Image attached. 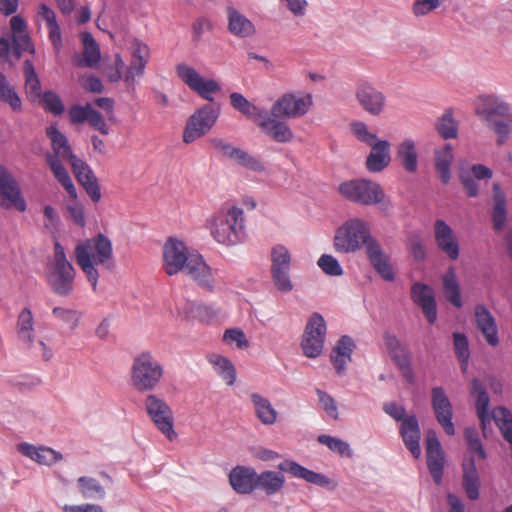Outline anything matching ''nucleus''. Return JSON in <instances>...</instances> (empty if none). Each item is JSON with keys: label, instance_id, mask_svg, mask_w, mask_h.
<instances>
[{"label": "nucleus", "instance_id": "obj_1", "mask_svg": "<svg viewBox=\"0 0 512 512\" xmlns=\"http://www.w3.org/2000/svg\"><path fill=\"white\" fill-rule=\"evenodd\" d=\"M75 260L85 274L93 291L97 290L99 280L98 266L107 270L114 267L113 246L111 240L102 233L79 242L74 249Z\"/></svg>", "mask_w": 512, "mask_h": 512}, {"label": "nucleus", "instance_id": "obj_2", "mask_svg": "<svg viewBox=\"0 0 512 512\" xmlns=\"http://www.w3.org/2000/svg\"><path fill=\"white\" fill-rule=\"evenodd\" d=\"M212 238L219 244L231 247L246 238L245 214L242 208L225 203L206 221Z\"/></svg>", "mask_w": 512, "mask_h": 512}, {"label": "nucleus", "instance_id": "obj_3", "mask_svg": "<svg viewBox=\"0 0 512 512\" xmlns=\"http://www.w3.org/2000/svg\"><path fill=\"white\" fill-rule=\"evenodd\" d=\"M372 242L378 241L370 235L369 224L359 218L344 222L337 229L333 240L335 250L340 253H354L362 245H365L367 252Z\"/></svg>", "mask_w": 512, "mask_h": 512}, {"label": "nucleus", "instance_id": "obj_4", "mask_svg": "<svg viewBox=\"0 0 512 512\" xmlns=\"http://www.w3.org/2000/svg\"><path fill=\"white\" fill-rule=\"evenodd\" d=\"M131 384L139 392L154 390L163 375V365L148 351L140 353L131 366Z\"/></svg>", "mask_w": 512, "mask_h": 512}, {"label": "nucleus", "instance_id": "obj_5", "mask_svg": "<svg viewBox=\"0 0 512 512\" xmlns=\"http://www.w3.org/2000/svg\"><path fill=\"white\" fill-rule=\"evenodd\" d=\"M76 271L68 261L64 247L59 243L54 244V258L49 265L47 282L53 292L59 296H68L74 289Z\"/></svg>", "mask_w": 512, "mask_h": 512}, {"label": "nucleus", "instance_id": "obj_6", "mask_svg": "<svg viewBox=\"0 0 512 512\" xmlns=\"http://www.w3.org/2000/svg\"><path fill=\"white\" fill-rule=\"evenodd\" d=\"M338 192L346 200L365 206L378 204L385 197L378 183L365 179L345 181L339 185Z\"/></svg>", "mask_w": 512, "mask_h": 512}, {"label": "nucleus", "instance_id": "obj_7", "mask_svg": "<svg viewBox=\"0 0 512 512\" xmlns=\"http://www.w3.org/2000/svg\"><path fill=\"white\" fill-rule=\"evenodd\" d=\"M219 114L220 109L211 104H206L196 110L186 123L183 141L189 144L204 136L215 125Z\"/></svg>", "mask_w": 512, "mask_h": 512}, {"label": "nucleus", "instance_id": "obj_8", "mask_svg": "<svg viewBox=\"0 0 512 512\" xmlns=\"http://www.w3.org/2000/svg\"><path fill=\"white\" fill-rule=\"evenodd\" d=\"M326 336V323L323 316L317 312L313 313L303 332L301 348L307 358H317L324 348Z\"/></svg>", "mask_w": 512, "mask_h": 512}, {"label": "nucleus", "instance_id": "obj_9", "mask_svg": "<svg viewBox=\"0 0 512 512\" xmlns=\"http://www.w3.org/2000/svg\"><path fill=\"white\" fill-rule=\"evenodd\" d=\"M312 105L313 98L311 94L285 93L273 104L271 114L283 119H297L307 114Z\"/></svg>", "mask_w": 512, "mask_h": 512}, {"label": "nucleus", "instance_id": "obj_10", "mask_svg": "<svg viewBox=\"0 0 512 512\" xmlns=\"http://www.w3.org/2000/svg\"><path fill=\"white\" fill-rule=\"evenodd\" d=\"M176 73L185 85L207 101L212 102L213 95L221 90L216 80L202 77L195 68L185 63L176 66Z\"/></svg>", "mask_w": 512, "mask_h": 512}, {"label": "nucleus", "instance_id": "obj_11", "mask_svg": "<svg viewBox=\"0 0 512 512\" xmlns=\"http://www.w3.org/2000/svg\"><path fill=\"white\" fill-rule=\"evenodd\" d=\"M145 408L151 420L170 441L176 438L173 413L168 404L158 396L150 394L145 399Z\"/></svg>", "mask_w": 512, "mask_h": 512}, {"label": "nucleus", "instance_id": "obj_12", "mask_svg": "<svg viewBox=\"0 0 512 512\" xmlns=\"http://www.w3.org/2000/svg\"><path fill=\"white\" fill-rule=\"evenodd\" d=\"M271 263L272 279L277 289L282 292L291 291L293 288L289 277L291 255L284 245L278 244L272 248Z\"/></svg>", "mask_w": 512, "mask_h": 512}, {"label": "nucleus", "instance_id": "obj_13", "mask_svg": "<svg viewBox=\"0 0 512 512\" xmlns=\"http://www.w3.org/2000/svg\"><path fill=\"white\" fill-rule=\"evenodd\" d=\"M190 253L184 242L168 238L163 246V269L169 276L184 270L190 258Z\"/></svg>", "mask_w": 512, "mask_h": 512}, {"label": "nucleus", "instance_id": "obj_14", "mask_svg": "<svg viewBox=\"0 0 512 512\" xmlns=\"http://www.w3.org/2000/svg\"><path fill=\"white\" fill-rule=\"evenodd\" d=\"M385 348L400 370L402 376L410 384L414 383V372L412 369L411 353L406 346L393 334L386 332L383 336Z\"/></svg>", "mask_w": 512, "mask_h": 512}, {"label": "nucleus", "instance_id": "obj_15", "mask_svg": "<svg viewBox=\"0 0 512 512\" xmlns=\"http://www.w3.org/2000/svg\"><path fill=\"white\" fill-rule=\"evenodd\" d=\"M355 97L360 107L372 116H379L386 107V96L367 81L357 83Z\"/></svg>", "mask_w": 512, "mask_h": 512}, {"label": "nucleus", "instance_id": "obj_16", "mask_svg": "<svg viewBox=\"0 0 512 512\" xmlns=\"http://www.w3.org/2000/svg\"><path fill=\"white\" fill-rule=\"evenodd\" d=\"M0 206L4 209L16 208L26 210V201L21 195L20 187L7 169L0 165Z\"/></svg>", "mask_w": 512, "mask_h": 512}, {"label": "nucleus", "instance_id": "obj_17", "mask_svg": "<svg viewBox=\"0 0 512 512\" xmlns=\"http://www.w3.org/2000/svg\"><path fill=\"white\" fill-rule=\"evenodd\" d=\"M432 408L438 423L448 435H454L455 428L452 422V404L442 387H434L431 390Z\"/></svg>", "mask_w": 512, "mask_h": 512}, {"label": "nucleus", "instance_id": "obj_18", "mask_svg": "<svg viewBox=\"0 0 512 512\" xmlns=\"http://www.w3.org/2000/svg\"><path fill=\"white\" fill-rule=\"evenodd\" d=\"M434 238L438 249L450 260H457L460 254L459 242L453 229L442 219L434 222Z\"/></svg>", "mask_w": 512, "mask_h": 512}, {"label": "nucleus", "instance_id": "obj_19", "mask_svg": "<svg viewBox=\"0 0 512 512\" xmlns=\"http://www.w3.org/2000/svg\"><path fill=\"white\" fill-rule=\"evenodd\" d=\"M475 112L485 122L493 120L495 117L505 118L512 122V111L508 104L492 95L480 96L476 103Z\"/></svg>", "mask_w": 512, "mask_h": 512}, {"label": "nucleus", "instance_id": "obj_20", "mask_svg": "<svg viewBox=\"0 0 512 512\" xmlns=\"http://www.w3.org/2000/svg\"><path fill=\"white\" fill-rule=\"evenodd\" d=\"M427 466L436 484H440L443 476L444 455L436 433L428 431L426 437Z\"/></svg>", "mask_w": 512, "mask_h": 512}, {"label": "nucleus", "instance_id": "obj_21", "mask_svg": "<svg viewBox=\"0 0 512 512\" xmlns=\"http://www.w3.org/2000/svg\"><path fill=\"white\" fill-rule=\"evenodd\" d=\"M278 469L283 473H288L293 478L302 479L320 487H329L331 484V479L324 474L309 470L293 460L286 459L282 461L278 465Z\"/></svg>", "mask_w": 512, "mask_h": 512}, {"label": "nucleus", "instance_id": "obj_22", "mask_svg": "<svg viewBox=\"0 0 512 512\" xmlns=\"http://www.w3.org/2000/svg\"><path fill=\"white\" fill-rule=\"evenodd\" d=\"M356 348L354 340L348 336H342L334 345L330 353V361L338 375H344L347 365L352 360V353Z\"/></svg>", "mask_w": 512, "mask_h": 512}, {"label": "nucleus", "instance_id": "obj_23", "mask_svg": "<svg viewBox=\"0 0 512 512\" xmlns=\"http://www.w3.org/2000/svg\"><path fill=\"white\" fill-rule=\"evenodd\" d=\"M411 298L419 305L430 324L437 319V308L432 289L422 283H414L411 287Z\"/></svg>", "mask_w": 512, "mask_h": 512}, {"label": "nucleus", "instance_id": "obj_24", "mask_svg": "<svg viewBox=\"0 0 512 512\" xmlns=\"http://www.w3.org/2000/svg\"><path fill=\"white\" fill-rule=\"evenodd\" d=\"M279 117L268 115L265 111L263 118H260L257 125L261 130L279 143L290 142L293 139V132L289 125L280 120Z\"/></svg>", "mask_w": 512, "mask_h": 512}, {"label": "nucleus", "instance_id": "obj_25", "mask_svg": "<svg viewBox=\"0 0 512 512\" xmlns=\"http://www.w3.org/2000/svg\"><path fill=\"white\" fill-rule=\"evenodd\" d=\"M183 271L200 286L208 289L212 288L214 279L211 268L200 254L192 253Z\"/></svg>", "mask_w": 512, "mask_h": 512}, {"label": "nucleus", "instance_id": "obj_26", "mask_svg": "<svg viewBox=\"0 0 512 512\" xmlns=\"http://www.w3.org/2000/svg\"><path fill=\"white\" fill-rule=\"evenodd\" d=\"M17 450L39 465L52 466L63 459V455L60 452L47 446L37 447L23 442L17 445Z\"/></svg>", "mask_w": 512, "mask_h": 512}, {"label": "nucleus", "instance_id": "obj_27", "mask_svg": "<svg viewBox=\"0 0 512 512\" xmlns=\"http://www.w3.org/2000/svg\"><path fill=\"white\" fill-rule=\"evenodd\" d=\"M474 316L476 326L481 331L487 343L491 346L498 345V328L491 312L484 305L478 304L475 307Z\"/></svg>", "mask_w": 512, "mask_h": 512}, {"label": "nucleus", "instance_id": "obj_28", "mask_svg": "<svg viewBox=\"0 0 512 512\" xmlns=\"http://www.w3.org/2000/svg\"><path fill=\"white\" fill-rule=\"evenodd\" d=\"M366 254L371 266L381 278L389 282L394 281L395 274L389 256L384 253L379 242H372Z\"/></svg>", "mask_w": 512, "mask_h": 512}, {"label": "nucleus", "instance_id": "obj_29", "mask_svg": "<svg viewBox=\"0 0 512 512\" xmlns=\"http://www.w3.org/2000/svg\"><path fill=\"white\" fill-rule=\"evenodd\" d=\"M12 30L13 48L12 53L18 59L23 51H33L31 39L27 31V24L23 18L16 15L10 19Z\"/></svg>", "mask_w": 512, "mask_h": 512}, {"label": "nucleus", "instance_id": "obj_30", "mask_svg": "<svg viewBox=\"0 0 512 512\" xmlns=\"http://www.w3.org/2000/svg\"><path fill=\"white\" fill-rule=\"evenodd\" d=\"M369 147L371 150L366 158V169L373 173L383 171L391 161L390 143L387 140H380Z\"/></svg>", "mask_w": 512, "mask_h": 512}, {"label": "nucleus", "instance_id": "obj_31", "mask_svg": "<svg viewBox=\"0 0 512 512\" xmlns=\"http://www.w3.org/2000/svg\"><path fill=\"white\" fill-rule=\"evenodd\" d=\"M256 471L245 466L233 468L229 474V483L239 494H249L256 489Z\"/></svg>", "mask_w": 512, "mask_h": 512}, {"label": "nucleus", "instance_id": "obj_32", "mask_svg": "<svg viewBox=\"0 0 512 512\" xmlns=\"http://www.w3.org/2000/svg\"><path fill=\"white\" fill-rule=\"evenodd\" d=\"M228 31L238 38H249L255 34V26L244 14L233 6L226 9Z\"/></svg>", "mask_w": 512, "mask_h": 512}, {"label": "nucleus", "instance_id": "obj_33", "mask_svg": "<svg viewBox=\"0 0 512 512\" xmlns=\"http://www.w3.org/2000/svg\"><path fill=\"white\" fill-rule=\"evenodd\" d=\"M400 434L407 449L414 458H418L421 454V449L419 445L420 429L416 416L411 415L403 420L400 427Z\"/></svg>", "mask_w": 512, "mask_h": 512}, {"label": "nucleus", "instance_id": "obj_34", "mask_svg": "<svg viewBox=\"0 0 512 512\" xmlns=\"http://www.w3.org/2000/svg\"><path fill=\"white\" fill-rule=\"evenodd\" d=\"M471 395L476 399L475 407L478 418L480 420L483 431L486 429V425L490 423V419L493 417L489 415L488 409L490 404V398L486 391L485 385L479 379L472 380Z\"/></svg>", "mask_w": 512, "mask_h": 512}, {"label": "nucleus", "instance_id": "obj_35", "mask_svg": "<svg viewBox=\"0 0 512 512\" xmlns=\"http://www.w3.org/2000/svg\"><path fill=\"white\" fill-rule=\"evenodd\" d=\"M37 17L45 22L50 42L56 51H60L62 48V34L55 12L46 4H40L37 8Z\"/></svg>", "mask_w": 512, "mask_h": 512}, {"label": "nucleus", "instance_id": "obj_36", "mask_svg": "<svg viewBox=\"0 0 512 512\" xmlns=\"http://www.w3.org/2000/svg\"><path fill=\"white\" fill-rule=\"evenodd\" d=\"M396 160L408 173H415L418 169V152L416 144L411 138H406L399 143L395 153Z\"/></svg>", "mask_w": 512, "mask_h": 512}, {"label": "nucleus", "instance_id": "obj_37", "mask_svg": "<svg viewBox=\"0 0 512 512\" xmlns=\"http://www.w3.org/2000/svg\"><path fill=\"white\" fill-rule=\"evenodd\" d=\"M149 49L147 45L137 44L132 53V60L127 68L124 80L129 86H134L136 77L144 74V69L148 61Z\"/></svg>", "mask_w": 512, "mask_h": 512}, {"label": "nucleus", "instance_id": "obj_38", "mask_svg": "<svg viewBox=\"0 0 512 512\" xmlns=\"http://www.w3.org/2000/svg\"><path fill=\"white\" fill-rule=\"evenodd\" d=\"M285 485V476L281 472L265 470L256 474V489L267 496L279 493Z\"/></svg>", "mask_w": 512, "mask_h": 512}, {"label": "nucleus", "instance_id": "obj_39", "mask_svg": "<svg viewBox=\"0 0 512 512\" xmlns=\"http://www.w3.org/2000/svg\"><path fill=\"white\" fill-rule=\"evenodd\" d=\"M16 332L18 339L30 349L35 340L33 314L29 308H24L17 318Z\"/></svg>", "mask_w": 512, "mask_h": 512}, {"label": "nucleus", "instance_id": "obj_40", "mask_svg": "<svg viewBox=\"0 0 512 512\" xmlns=\"http://www.w3.org/2000/svg\"><path fill=\"white\" fill-rule=\"evenodd\" d=\"M46 135L51 141V146L54 154L53 156L57 159L70 161L75 155L72 153V149L69 145L67 137L60 132L55 126H49L46 128Z\"/></svg>", "mask_w": 512, "mask_h": 512}, {"label": "nucleus", "instance_id": "obj_41", "mask_svg": "<svg viewBox=\"0 0 512 512\" xmlns=\"http://www.w3.org/2000/svg\"><path fill=\"white\" fill-rule=\"evenodd\" d=\"M454 154L450 144H445L443 147L435 150L434 153V166L435 170L440 176L441 181L447 184L450 181L451 173L450 166L453 162Z\"/></svg>", "mask_w": 512, "mask_h": 512}, {"label": "nucleus", "instance_id": "obj_42", "mask_svg": "<svg viewBox=\"0 0 512 512\" xmlns=\"http://www.w3.org/2000/svg\"><path fill=\"white\" fill-rule=\"evenodd\" d=\"M251 401L254 406L255 414L263 425L270 426L276 422L278 415L277 411L267 398L254 393L251 395Z\"/></svg>", "mask_w": 512, "mask_h": 512}, {"label": "nucleus", "instance_id": "obj_43", "mask_svg": "<svg viewBox=\"0 0 512 512\" xmlns=\"http://www.w3.org/2000/svg\"><path fill=\"white\" fill-rule=\"evenodd\" d=\"M462 485L470 500L479 498L480 480L474 460L463 464Z\"/></svg>", "mask_w": 512, "mask_h": 512}, {"label": "nucleus", "instance_id": "obj_44", "mask_svg": "<svg viewBox=\"0 0 512 512\" xmlns=\"http://www.w3.org/2000/svg\"><path fill=\"white\" fill-rule=\"evenodd\" d=\"M81 39L84 46L83 57L77 61L79 67H95L100 60V49L89 32H83Z\"/></svg>", "mask_w": 512, "mask_h": 512}, {"label": "nucleus", "instance_id": "obj_45", "mask_svg": "<svg viewBox=\"0 0 512 512\" xmlns=\"http://www.w3.org/2000/svg\"><path fill=\"white\" fill-rule=\"evenodd\" d=\"M46 161L58 182L64 187L70 197L75 199L77 197L76 188L67 170L62 165L61 160L57 159V157L52 154H48Z\"/></svg>", "mask_w": 512, "mask_h": 512}, {"label": "nucleus", "instance_id": "obj_46", "mask_svg": "<svg viewBox=\"0 0 512 512\" xmlns=\"http://www.w3.org/2000/svg\"><path fill=\"white\" fill-rule=\"evenodd\" d=\"M229 98L231 106L244 116L253 119L256 123L259 121L260 118H263L265 110L258 108L242 94L238 92H233L230 94Z\"/></svg>", "mask_w": 512, "mask_h": 512}, {"label": "nucleus", "instance_id": "obj_47", "mask_svg": "<svg viewBox=\"0 0 512 512\" xmlns=\"http://www.w3.org/2000/svg\"><path fill=\"white\" fill-rule=\"evenodd\" d=\"M0 102L7 104L14 112L22 111V101L15 87L0 71Z\"/></svg>", "mask_w": 512, "mask_h": 512}, {"label": "nucleus", "instance_id": "obj_48", "mask_svg": "<svg viewBox=\"0 0 512 512\" xmlns=\"http://www.w3.org/2000/svg\"><path fill=\"white\" fill-rule=\"evenodd\" d=\"M209 363L214 367L217 374L228 384L233 385L236 380V371L232 362L221 355L212 354L208 357Z\"/></svg>", "mask_w": 512, "mask_h": 512}, {"label": "nucleus", "instance_id": "obj_49", "mask_svg": "<svg viewBox=\"0 0 512 512\" xmlns=\"http://www.w3.org/2000/svg\"><path fill=\"white\" fill-rule=\"evenodd\" d=\"M25 78V92L31 101L41 97V84L36 74L35 68L30 60H26L23 65Z\"/></svg>", "mask_w": 512, "mask_h": 512}, {"label": "nucleus", "instance_id": "obj_50", "mask_svg": "<svg viewBox=\"0 0 512 512\" xmlns=\"http://www.w3.org/2000/svg\"><path fill=\"white\" fill-rule=\"evenodd\" d=\"M443 289L447 300L456 308L462 307L460 288L453 268H450L442 277Z\"/></svg>", "mask_w": 512, "mask_h": 512}, {"label": "nucleus", "instance_id": "obj_51", "mask_svg": "<svg viewBox=\"0 0 512 512\" xmlns=\"http://www.w3.org/2000/svg\"><path fill=\"white\" fill-rule=\"evenodd\" d=\"M436 130L443 139H453L457 137L458 126L453 118L452 110H446L436 123Z\"/></svg>", "mask_w": 512, "mask_h": 512}, {"label": "nucleus", "instance_id": "obj_52", "mask_svg": "<svg viewBox=\"0 0 512 512\" xmlns=\"http://www.w3.org/2000/svg\"><path fill=\"white\" fill-rule=\"evenodd\" d=\"M77 484L81 494L86 498H102L105 495L103 486L94 478L79 477Z\"/></svg>", "mask_w": 512, "mask_h": 512}, {"label": "nucleus", "instance_id": "obj_53", "mask_svg": "<svg viewBox=\"0 0 512 512\" xmlns=\"http://www.w3.org/2000/svg\"><path fill=\"white\" fill-rule=\"evenodd\" d=\"M454 348L463 372L467 370L469 347L467 337L463 333H453Z\"/></svg>", "mask_w": 512, "mask_h": 512}, {"label": "nucleus", "instance_id": "obj_54", "mask_svg": "<svg viewBox=\"0 0 512 512\" xmlns=\"http://www.w3.org/2000/svg\"><path fill=\"white\" fill-rule=\"evenodd\" d=\"M492 221L497 231H500L506 222V200L501 193H495L494 195Z\"/></svg>", "mask_w": 512, "mask_h": 512}, {"label": "nucleus", "instance_id": "obj_55", "mask_svg": "<svg viewBox=\"0 0 512 512\" xmlns=\"http://www.w3.org/2000/svg\"><path fill=\"white\" fill-rule=\"evenodd\" d=\"M350 128L357 140L365 143L367 146H371L380 141L377 135L369 131L367 124L362 121H353L350 124Z\"/></svg>", "mask_w": 512, "mask_h": 512}, {"label": "nucleus", "instance_id": "obj_56", "mask_svg": "<svg viewBox=\"0 0 512 512\" xmlns=\"http://www.w3.org/2000/svg\"><path fill=\"white\" fill-rule=\"evenodd\" d=\"M318 442L341 456L350 457L352 455L349 444L339 438L323 434L318 437Z\"/></svg>", "mask_w": 512, "mask_h": 512}, {"label": "nucleus", "instance_id": "obj_57", "mask_svg": "<svg viewBox=\"0 0 512 512\" xmlns=\"http://www.w3.org/2000/svg\"><path fill=\"white\" fill-rule=\"evenodd\" d=\"M486 123L487 126L491 128L497 135V144L503 145L506 142L508 135L510 133L509 124L511 122H509L505 118L495 117L493 118V120L486 121Z\"/></svg>", "mask_w": 512, "mask_h": 512}, {"label": "nucleus", "instance_id": "obj_58", "mask_svg": "<svg viewBox=\"0 0 512 512\" xmlns=\"http://www.w3.org/2000/svg\"><path fill=\"white\" fill-rule=\"evenodd\" d=\"M319 268L329 276H341L343 269L338 260L329 254H323L317 261Z\"/></svg>", "mask_w": 512, "mask_h": 512}, {"label": "nucleus", "instance_id": "obj_59", "mask_svg": "<svg viewBox=\"0 0 512 512\" xmlns=\"http://www.w3.org/2000/svg\"><path fill=\"white\" fill-rule=\"evenodd\" d=\"M234 161L254 172H262L265 169L264 165L259 159L240 148L234 158Z\"/></svg>", "mask_w": 512, "mask_h": 512}, {"label": "nucleus", "instance_id": "obj_60", "mask_svg": "<svg viewBox=\"0 0 512 512\" xmlns=\"http://www.w3.org/2000/svg\"><path fill=\"white\" fill-rule=\"evenodd\" d=\"M42 103L44 109L54 115H60L65 110L61 98L53 91H47L42 95Z\"/></svg>", "mask_w": 512, "mask_h": 512}, {"label": "nucleus", "instance_id": "obj_61", "mask_svg": "<svg viewBox=\"0 0 512 512\" xmlns=\"http://www.w3.org/2000/svg\"><path fill=\"white\" fill-rule=\"evenodd\" d=\"M69 163L79 183L93 179V177H95L89 165L83 160L79 159L77 156L72 157Z\"/></svg>", "mask_w": 512, "mask_h": 512}, {"label": "nucleus", "instance_id": "obj_62", "mask_svg": "<svg viewBox=\"0 0 512 512\" xmlns=\"http://www.w3.org/2000/svg\"><path fill=\"white\" fill-rule=\"evenodd\" d=\"M52 314L56 318L69 324L72 330H74L78 326L81 318V313L79 311L73 309H65L62 307H55L52 311Z\"/></svg>", "mask_w": 512, "mask_h": 512}, {"label": "nucleus", "instance_id": "obj_63", "mask_svg": "<svg viewBox=\"0 0 512 512\" xmlns=\"http://www.w3.org/2000/svg\"><path fill=\"white\" fill-rule=\"evenodd\" d=\"M93 107L91 104H86L84 106L81 105H74L72 106L69 111V119L72 124H81L84 122H88L90 112H92Z\"/></svg>", "mask_w": 512, "mask_h": 512}, {"label": "nucleus", "instance_id": "obj_64", "mask_svg": "<svg viewBox=\"0 0 512 512\" xmlns=\"http://www.w3.org/2000/svg\"><path fill=\"white\" fill-rule=\"evenodd\" d=\"M465 439L467 441L468 449L476 453L480 459L486 458V452L483 449L482 443L478 437L477 432L474 429H466L465 430Z\"/></svg>", "mask_w": 512, "mask_h": 512}]
</instances>
